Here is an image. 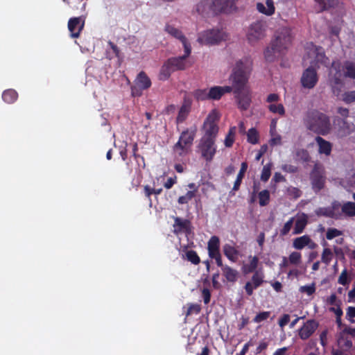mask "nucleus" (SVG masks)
Instances as JSON below:
<instances>
[{"label": "nucleus", "instance_id": "13", "mask_svg": "<svg viewBox=\"0 0 355 355\" xmlns=\"http://www.w3.org/2000/svg\"><path fill=\"white\" fill-rule=\"evenodd\" d=\"M318 82V76L316 69L313 65L306 69L302 75L300 83L302 86L306 89H313Z\"/></svg>", "mask_w": 355, "mask_h": 355}, {"label": "nucleus", "instance_id": "20", "mask_svg": "<svg viewBox=\"0 0 355 355\" xmlns=\"http://www.w3.org/2000/svg\"><path fill=\"white\" fill-rule=\"evenodd\" d=\"M337 345L338 347L349 352L353 346L352 340L347 337L346 332H340L337 338Z\"/></svg>", "mask_w": 355, "mask_h": 355}, {"label": "nucleus", "instance_id": "14", "mask_svg": "<svg viewBox=\"0 0 355 355\" xmlns=\"http://www.w3.org/2000/svg\"><path fill=\"white\" fill-rule=\"evenodd\" d=\"M85 26V19L82 17H71L68 21V29L73 38H78Z\"/></svg>", "mask_w": 355, "mask_h": 355}, {"label": "nucleus", "instance_id": "6", "mask_svg": "<svg viewBox=\"0 0 355 355\" xmlns=\"http://www.w3.org/2000/svg\"><path fill=\"white\" fill-rule=\"evenodd\" d=\"M219 120V116L217 112L214 110H212L205 119L203 125L202 130L203 135L201 138L204 139H213L216 140L219 128L217 124Z\"/></svg>", "mask_w": 355, "mask_h": 355}, {"label": "nucleus", "instance_id": "1", "mask_svg": "<svg viewBox=\"0 0 355 355\" xmlns=\"http://www.w3.org/2000/svg\"><path fill=\"white\" fill-rule=\"evenodd\" d=\"M252 69V60L250 57H244L236 62L230 76L232 90L235 94L239 107L247 110L251 103V96L244 87L248 81Z\"/></svg>", "mask_w": 355, "mask_h": 355}, {"label": "nucleus", "instance_id": "46", "mask_svg": "<svg viewBox=\"0 0 355 355\" xmlns=\"http://www.w3.org/2000/svg\"><path fill=\"white\" fill-rule=\"evenodd\" d=\"M172 72H173V70L171 69L169 65H168V63L166 61L161 68L159 78L161 80H167L170 77Z\"/></svg>", "mask_w": 355, "mask_h": 355}, {"label": "nucleus", "instance_id": "17", "mask_svg": "<svg viewBox=\"0 0 355 355\" xmlns=\"http://www.w3.org/2000/svg\"><path fill=\"white\" fill-rule=\"evenodd\" d=\"M209 90L208 95L209 100L218 101L226 93H230L232 91V86H214Z\"/></svg>", "mask_w": 355, "mask_h": 355}, {"label": "nucleus", "instance_id": "57", "mask_svg": "<svg viewBox=\"0 0 355 355\" xmlns=\"http://www.w3.org/2000/svg\"><path fill=\"white\" fill-rule=\"evenodd\" d=\"M184 49V54L182 55L183 58L187 59L191 52V46L190 43L188 42L187 39L185 37L184 40L180 41Z\"/></svg>", "mask_w": 355, "mask_h": 355}, {"label": "nucleus", "instance_id": "41", "mask_svg": "<svg viewBox=\"0 0 355 355\" xmlns=\"http://www.w3.org/2000/svg\"><path fill=\"white\" fill-rule=\"evenodd\" d=\"M235 132L236 127H232L230 128L224 141V144L227 148H230L232 146L234 142Z\"/></svg>", "mask_w": 355, "mask_h": 355}, {"label": "nucleus", "instance_id": "59", "mask_svg": "<svg viewBox=\"0 0 355 355\" xmlns=\"http://www.w3.org/2000/svg\"><path fill=\"white\" fill-rule=\"evenodd\" d=\"M283 171L288 173H295L298 171V168L292 164H285L282 166Z\"/></svg>", "mask_w": 355, "mask_h": 355}, {"label": "nucleus", "instance_id": "8", "mask_svg": "<svg viewBox=\"0 0 355 355\" xmlns=\"http://www.w3.org/2000/svg\"><path fill=\"white\" fill-rule=\"evenodd\" d=\"M216 141L213 139L200 138L197 146V151L200 155L201 158L207 162H211L217 152V146Z\"/></svg>", "mask_w": 355, "mask_h": 355}, {"label": "nucleus", "instance_id": "40", "mask_svg": "<svg viewBox=\"0 0 355 355\" xmlns=\"http://www.w3.org/2000/svg\"><path fill=\"white\" fill-rule=\"evenodd\" d=\"M259 203L260 206L264 207L268 205L270 202V192L268 190L265 189L260 191L258 194Z\"/></svg>", "mask_w": 355, "mask_h": 355}, {"label": "nucleus", "instance_id": "31", "mask_svg": "<svg viewBox=\"0 0 355 355\" xmlns=\"http://www.w3.org/2000/svg\"><path fill=\"white\" fill-rule=\"evenodd\" d=\"M320 6V12L328 10L331 8L336 7L339 3V0H315Z\"/></svg>", "mask_w": 355, "mask_h": 355}, {"label": "nucleus", "instance_id": "47", "mask_svg": "<svg viewBox=\"0 0 355 355\" xmlns=\"http://www.w3.org/2000/svg\"><path fill=\"white\" fill-rule=\"evenodd\" d=\"M271 168L272 164L270 163H268L263 166L261 174V180L262 182H266L269 180L271 175Z\"/></svg>", "mask_w": 355, "mask_h": 355}, {"label": "nucleus", "instance_id": "53", "mask_svg": "<svg viewBox=\"0 0 355 355\" xmlns=\"http://www.w3.org/2000/svg\"><path fill=\"white\" fill-rule=\"evenodd\" d=\"M343 232L336 228H329L326 233V238L331 240L337 236H341Z\"/></svg>", "mask_w": 355, "mask_h": 355}, {"label": "nucleus", "instance_id": "58", "mask_svg": "<svg viewBox=\"0 0 355 355\" xmlns=\"http://www.w3.org/2000/svg\"><path fill=\"white\" fill-rule=\"evenodd\" d=\"M338 282L340 284H342L343 286H346L347 284H349V280L348 279V277H347V269H344L342 271L340 275L338 277Z\"/></svg>", "mask_w": 355, "mask_h": 355}, {"label": "nucleus", "instance_id": "35", "mask_svg": "<svg viewBox=\"0 0 355 355\" xmlns=\"http://www.w3.org/2000/svg\"><path fill=\"white\" fill-rule=\"evenodd\" d=\"M165 31L180 41L184 40L186 37L180 30L169 24L166 25Z\"/></svg>", "mask_w": 355, "mask_h": 355}, {"label": "nucleus", "instance_id": "51", "mask_svg": "<svg viewBox=\"0 0 355 355\" xmlns=\"http://www.w3.org/2000/svg\"><path fill=\"white\" fill-rule=\"evenodd\" d=\"M302 255L298 252H293L291 253L288 257V261L290 263L293 265H297L301 262Z\"/></svg>", "mask_w": 355, "mask_h": 355}, {"label": "nucleus", "instance_id": "29", "mask_svg": "<svg viewBox=\"0 0 355 355\" xmlns=\"http://www.w3.org/2000/svg\"><path fill=\"white\" fill-rule=\"evenodd\" d=\"M223 275L227 281L234 283L237 281L239 272L236 270L231 268L227 265H225L222 270Z\"/></svg>", "mask_w": 355, "mask_h": 355}, {"label": "nucleus", "instance_id": "45", "mask_svg": "<svg viewBox=\"0 0 355 355\" xmlns=\"http://www.w3.org/2000/svg\"><path fill=\"white\" fill-rule=\"evenodd\" d=\"M186 258L191 263L198 265L200 262V259L198 255L197 252L193 250H190L186 252Z\"/></svg>", "mask_w": 355, "mask_h": 355}, {"label": "nucleus", "instance_id": "26", "mask_svg": "<svg viewBox=\"0 0 355 355\" xmlns=\"http://www.w3.org/2000/svg\"><path fill=\"white\" fill-rule=\"evenodd\" d=\"M191 111V102L189 101L184 100L183 104L180 108L178 114L176 118L177 123L184 122L188 116Z\"/></svg>", "mask_w": 355, "mask_h": 355}, {"label": "nucleus", "instance_id": "22", "mask_svg": "<svg viewBox=\"0 0 355 355\" xmlns=\"http://www.w3.org/2000/svg\"><path fill=\"white\" fill-rule=\"evenodd\" d=\"M315 141L318 145V153L320 154H324L327 156L331 155L332 144L329 141L325 140L320 136H317L315 137Z\"/></svg>", "mask_w": 355, "mask_h": 355}, {"label": "nucleus", "instance_id": "36", "mask_svg": "<svg viewBox=\"0 0 355 355\" xmlns=\"http://www.w3.org/2000/svg\"><path fill=\"white\" fill-rule=\"evenodd\" d=\"M295 159L302 162L308 163L311 160V156L307 150L304 148L297 149L295 152Z\"/></svg>", "mask_w": 355, "mask_h": 355}, {"label": "nucleus", "instance_id": "4", "mask_svg": "<svg viewBox=\"0 0 355 355\" xmlns=\"http://www.w3.org/2000/svg\"><path fill=\"white\" fill-rule=\"evenodd\" d=\"M234 6V2L231 0H202L197 5V12L204 15L211 12L214 15L221 12H227Z\"/></svg>", "mask_w": 355, "mask_h": 355}, {"label": "nucleus", "instance_id": "55", "mask_svg": "<svg viewBox=\"0 0 355 355\" xmlns=\"http://www.w3.org/2000/svg\"><path fill=\"white\" fill-rule=\"evenodd\" d=\"M300 291L302 293H304L310 296L315 292V284L313 283L311 285H305V286H301L300 288Z\"/></svg>", "mask_w": 355, "mask_h": 355}, {"label": "nucleus", "instance_id": "48", "mask_svg": "<svg viewBox=\"0 0 355 355\" xmlns=\"http://www.w3.org/2000/svg\"><path fill=\"white\" fill-rule=\"evenodd\" d=\"M295 221L294 217H291L283 226V227L280 230V235L281 236H286L287 235L289 232L291 231L293 223Z\"/></svg>", "mask_w": 355, "mask_h": 355}, {"label": "nucleus", "instance_id": "27", "mask_svg": "<svg viewBox=\"0 0 355 355\" xmlns=\"http://www.w3.org/2000/svg\"><path fill=\"white\" fill-rule=\"evenodd\" d=\"M225 256L232 262H236L239 255V251L234 246L226 243L223 247Z\"/></svg>", "mask_w": 355, "mask_h": 355}, {"label": "nucleus", "instance_id": "37", "mask_svg": "<svg viewBox=\"0 0 355 355\" xmlns=\"http://www.w3.org/2000/svg\"><path fill=\"white\" fill-rule=\"evenodd\" d=\"M343 216H355V202H347L342 205Z\"/></svg>", "mask_w": 355, "mask_h": 355}, {"label": "nucleus", "instance_id": "24", "mask_svg": "<svg viewBox=\"0 0 355 355\" xmlns=\"http://www.w3.org/2000/svg\"><path fill=\"white\" fill-rule=\"evenodd\" d=\"M310 243L312 245L310 246L311 248H313L315 244L312 242V240L308 235H303L300 237H297L293 240V246L297 250H302L305 246L309 245Z\"/></svg>", "mask_w": 355, "mask_h": 355}, {"label": "nucleus", "instance_id": "54", "mask_svg": "<svg viewBox=\"0 0 355 355\" xmlns=\"http://www.w3.org/2000/svg\"><path fill=\"white\" fill-rule=\"evenodd\" d=\"M287 193L294 199H297L302 196V191L297 187H290L287 189Z\"/></svg>", "mask_w": 355, "mask_h": 355}, {"label": "nucleus", "instance_id": "63", "mask_svg": "<svg viewBox=\"0 0 355 355\" xmlns=\"http://www.w3.org/2000/svg\"><path fill=\"white\" fill-rule=\"evenodd\" d=\"M202 296L205 304H208L210 302L211 293L208 288L202 289Z\"/></svg>", "mask_w": 355, "mask_h": 355}, {"label": "nucleus", "instance_id": "64", "mask_svg": "<svg viewBox=\"0 0 355 355\" xmlns=\"http://www.w3.org/2000/svg\"><path fill=\"white\" fill-rule=\"evenodd\" d=\"M248 165L246 162H243L241 163L240 171L237 175V177L243 178L245 176V173L248 169Z\"/></svg>", "mask_w": 355, "mask_h": 355}, {"label": "nucleus", "instance_id": "42", "mask_svg": "<svg viewBox=\"0 0 355 355\" xmlns=\"http://www.w3.org/2000/svg\"><path fill=\"white\" fill-rule=\"evenodd\" d=\"M247 141L252 144H256L259 141V133L254 128L248 130L247 133Z\"/></svg>", "mask_w": 355, "mask_h": 355}, {"label": "nucleus", "instance_id": "23", "mask_svg": "<svg viewBox=\"0 0 355 355\" xmlns=\"http://www.w3.org/2000/svg\"><path fill=\"white\" fill-rule=\"evenodd\" d=\"M209 257L220 254V239L217 236H212L207 243Z\"/></svg>", "mask_w": 355, "mask_h": 355}, {"label": "nucleus", "instance_id": "50", "mask_svg": "<svg viewBox=\"0 0 355 355\" xmlns=\"http://www.w3.org/2000/svg\"><path fill=\"white\" fill-rule=\"evenodd\" d=\"M315 214L318 216H325L332 218V213L331 211V207H320L315 211Z\"/></svg>", "mask_w": 355, "mask_h": 355}, {"label": "nucleus", "instance_id": "62", "mask_svg": "<svg viewBox=\"0 0 355 355\" xmlns=\"http://www.w3.org/2000/svg\"><path fill=\"white\" fill-rule=\"evenodd\" d=\"M250 322V319L248 317L242 316L240 319V322L237 325V328L239 330H242L246 325H248Z\"/></svg>", "mask_w": 355, "mask_h": 355}, {"label": "nucleus", "instance_id": "43", "mask_svg": "<svg viewBox=\"0 0 355 355\" xmlns=\"http://www.w3.org/2000/svg\"><path fill=\"white\" fill-rule=\"evenodd\" d=\"M207 89H198L193 92V96L197 101L209 100Z\"/></svg>", "mask_w": 355, "mask_h": 355}, {"label": "nucleus", "instance_id": "3", "mask_svg": "<svg viewBox=\"0 0 355 355\" xmlns=\"http://www.w3.org/2000/svg\"><path fill=\"white\" fill-rule=\"evenodd\" d=\"M304 122L308 130L318 135H327L331 130L330 117L316 109L306 112Z\"/></svg>", "mask_w": 355, "mask_h": 355}, {"label": "nucleus", "instance_id": "2", "mask_svg": "<svg viewBox=\"0 0 355 355\" xmlns=\"http://www.w3.org/2000/svg\"><path fill=\"white\" fill-rule=\"evenodd\" d=\"M291 30L288 27L279 28L275 33L270 45L264 51L267 62H274L277 58L286 54L293 42Z\"/></svg>", "mask_w": 355, "mask_h": 355}, {"label": "nucleus", "instance_id": "56", "mask_svg": "<svg viewBox=\"0 0 355 355\" xmlns=\"http://www.w3.org/2000/svg\"><path fill=\"white\" fill-rule=\"evenodd\" d=\"M270 316V312H259L253 319V322L260 323L266 320Z\"/></svg>", "mask_w": 355, "mask_h": 355}, {"label": "nucleus", "instance_id": "18", "mask_svg": "<svg viewBox=\"0 0 355 355\" xmlns=\"http://www.w3.org/2000/svg\"><path fill=\"white\" fill-rule=\"evenodd\" d=\"M331 68L335 70V73L330 77L329 81L333 87L341 86L343 84V74L340 71V63L334 61L331 63Z\"/></svg>", "mask_w": 355, "mask_h": 355}, {"label": "nucleus", "instance_id": "11", "mask_svg": "<svg viewBox=\"0 0 355 355\" xmlns=\"http://www.w3.org/2000/svg\"><path fill=\"white\" fill-rule=\"evenodd\" d=\"M306 49L308 50V54L309 55H312L315 57L313 64L317 66L318 68L320 67V64L324 67H328L329 65L330 60L329 58L326 56L322 47L316 46L311 42L306 44Z\"/></svg>", "mask_w": 355, "mask_h": 355}, {"label": "nucleus", "instance_id": "34", "mask_svg": "<svg viewBox=\"0 0 355 355\" xmlns=\"http://www.w3.org/2000/svg\"><path fill=\"white\" fill-rule=\"evenodd\" d=\"M331 211L332 213V218L338 220L343 217V211L341 204L336 200H334L331 205Z\"/></svg>", "mask_w": 355, "mask_h": 355}, {"label": "nucleus", "instance_id": "49", "mask_svg": "<svg viewBox=\"0 0 355 355\" xmlns=\"http://www.w3.org/2000/svg\"><path fill=\"white\" fill-rule=\"evenodd\" d=\"M333 258V253L331 250L329 248H324L323 250L321 260L323 263L327 265H329Z\"/></svg>", "mask_w": 355, "mask_h": 355}, {"label": "nucleus", "instance_id": "19", "mask_svg": "<svg viewBox=\"0 0 355 355\" xmlns=\"http://www.w3.org/2000/svg\"><path fill=\"white\" fill-rule=\"evenodd\" d=\"M173 227L175 234L180 232L189 233L191 232V222L187 219L175 217L174 218Z\"/></svg>", "mask_w": 355, "mask_h": 355}, {"label": "nucleus", "instance_id": "9", "mask_svg": "<svg viewBox=\"0 0 355 355\" xmlns=\"http://www.w3.org/2000/svg\"><path fill=\"white\" fill-rule=\"evenodd\" d=\"M310 181L312 189L315 193L320 191L324 187L326 176L324 168L321 164H314L310 173Z\"/></svg>", "mask_w": 355, "mask_h": 355}, {"label": "nucleus", "instance_id": "12", "mask_svg": "<svg viewBox=\"0 0 355 355\" xmlns=\"http://www.w3.org/2000/svg\"><path fill=\"white\" fill-rule=\"evenodd\" d=\"M266 36V25L262 21H256L249 27L247 37L250 43H255Z\"/></svg>", "mask_w": 355, "mask_h": 355}, {"label": "nucleus", "instance_id": "32", "mask_svg": "<svg viewBox=\"0 0 355 355\" xmlns=\"http://www.w3.org/2000/svg\"><path fill=\"white\" fill-rule=\"evenodd\" d=\"M17 98V92L12 89H6L2 94V99L4 102L8 104L15 102Z\"/></svg>", "mask_w": 355, "mask_h": 355}, {"label": "nucleus", "instance_id": "5", "mask_svg": "<svg viewBox=\"0 0 355 355\" xmlns=\"http://www.w3.org/2000/svg\"><path fill=\"white\" fill-rule=\"evenodd\" d=\"M196 134V129H186L181 134L178 142L173 146V150L180 156L186 155L192 146Z\"/></svg>", "mask_w": 355, "mask_h": 355}, {"label": "nucleus", "instance_id": "52", "mask_svg": "<svg viewBox=\"0 0 355 355\" xmlns=\"http://www.w3.org/2000/svg\"><path fill=\"white\" fill-rule=\"evenodd\" d=\"M343 101L347 104L355 102V90L345 92L343 94Z\"/></svg>", "mask_w": 355, "mask_h": 355}, {"label": "nucleus", "instance_id": "25", "mask_svg": "<svg viewBox=\"0 0 355 355\" xmlns=\"http://www.w3.org/2000/svg\"><path fill=\"white\" fill-rule=\"evenodd\" d=\"M266 7L262 3H257V10L264 14L267 16H271L275 13V8L274 6L273 0H266Z\"/></svg>", "mask_w": 355, "mask_h": 355}, {"label": "nucleus", "instance_id": "38", "mask_svg": "<svg viewBox=\"0 0 355 355\" xmlns=\"http://www.w3.org/2000/svg\"><path fill=\"white\" fill-rule=\"evenodd\" d=\"M263 272L261 270H256L252 277V282H250L254 285V288H258L263 284Z\"/></svg>", "mask_w": 355, "mask_h": 355}, {"label": "nucleus", "instance_id": "10", "mask_svg": "<svg viewBox=\"0 0 355 355\" xmlns=\"http://www.w3.org/2000/svg\"><path fill=\"white\" fill-rule=\"evenodd\" d=\"M151 85V80L147 74L143 71H140L130 87L132 96H141L143 94V92L149 89Z\"/></svg>", "mask_w": 355, "mask_h": 355}, {"label": "nucleus", "instance_id": "16", "mask_svg": "<svg viewBox=\"0 0 355 355\" xmlns=\"http://www.w3.org/2000/svg\"><path fill=\"white\" fill-rule=\"evenodd\" d=\"M338 130H337V135L338 137L343 138L345 137L347 135H350L354 129L353 123H350L345 119H338Z\"/></svg>", "mask_w": 355, "mask_h": 355}, {"label": "nucleus", "instance_id": "21", "mask_svg": "<svg viewBox=\"0 0 355 355\" xmlns=\"http://www.w3.org/2000/svg\"><path fill=\"white\" fill-rule=\"evenodd\" d=\"M166 62L173 71L184 70L187 66L186 59L182 56L168 58Z\"/></svg>", "mask_w": 355, "mask_h": 355}, {"label": "nucleus", "instance_id": "44", "mask_svg": "<svg viewBox=\"0 0 355 355\" xmlns=\"http://www.w3.org/2000/svg\"><path fill=\"white\" fill-rule=\"evenodd\" d=\"M268 108L269 111L273 114H278L280 116H284L285 114V109L282 103L270 104L268 106Z\"/></svg>", "mask_w": 355, "mask_h": 355}, {"label": "nucleus", "instance_id": "30", "mask_svg": "<svg viewBox=\"0 0 355 355\" xmlns=\"http://www.w3.org/2000/svg\"><path fill=\"white\" fill-rule=\"evenodd\" d=\"M308 223V218L306 214H303L301 217L297 218L295 223L293 234H300L302 233Z\"/></svg>", "mask_w": 355, "mask_h": 355}, {"label": "nucleus", "instance_id": "7", "mask_svg": "<svg viewBox=\"0 0 355 355\" xmlns=\"http://www.w3.org/2000/svg\"><path fill=\"white\" fill-rule=\"evenodd\" d=\"M227 38V35L223 30L210 29L200 33L197 41L200 44L215 45L225 41Z\"/></svg>", "mask_w": 355, "mask_h": 355}, {"label": "nucleus", "instance_id": "60", "mask_svg": "<svg viewBox=\"0 0 355 355\" xmlns=\"http://www.w3.org/2000/svg\"><path fill=\"white\" fill-rule=\"evenodd\" d=\"M280 100V97L277 94H270L266 98V102L270 104H273L278 102Z\"/></svg>", "mask_w": 355, "mask_h": 355}, {"label": "nucleus", "instance_id": "61", "mask_svg": "<svg viewBox=\"0 0 355 355\" xmlns=\"http://www.w3.org/2000/svg\"><path fill=\"white\" fill-rule=\"evenodd\" d=\"M290 321V315L284 314L279 320V325L281 328H284Z\"/></svg>", "mask_w": 355, "mask_h": 355}, {"label": "nucleus", "instance_id": "39", "mask_svg": "<svg viewBox=\"0 0 355 355\" xmlns=\"http://www.w3.org/2000/svg\"><path fill=\"white\" fill-rule=\"evenodd\" d=\"M196 189L187 191L185 195L181 196L178 198V202L180 205L187 204L192 198L196 196Z\"/></svg>", "mask_w": 355, "mask_h": 355}, {"label": "nucleus", "instance_id": "15", "mask_svg": "<svg viewBox=\"0 0 355 355\" xmlns=\"http://www.w3.org/2000/svg\"><path fill=\"white\" fill-rule=\"evenodd\" d=\"M318 327V322L315 320H308L298 331V336L302 340H307Z\"/></svg>", "mask_w": 355, "mask_h": 355}, {"label": "nucleus", "instance_id": "33", "mask_svg": "<svg viewBox=\"0 0 355 355\" xmlns=\"http://www.w3.org/2000/svg\"><path fill=\"white\" fill-rule=\"evenodd\" d=\"M343 69L345 77L355 79V62L346 61L344 63Z\"/></svg>", "mask_w": 355, "mask_h": 355}, {"label": "nucleus", "instance_id": "28", "mask_svg": "<svg viewBox=\"0 0 355 355\" xmlns=\"http://www.w3.org/2000/svg\"><path fill=\"white\" fill-rule=\"evenodd\" d=\"M250 263H243L241 267V270L244 275H248L251 272H254L258 266L259 259L257 256H249Z\"/></svg>", "mask_w": 355, "mask_h": 355}]
</instances>
